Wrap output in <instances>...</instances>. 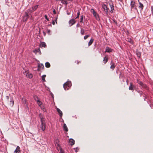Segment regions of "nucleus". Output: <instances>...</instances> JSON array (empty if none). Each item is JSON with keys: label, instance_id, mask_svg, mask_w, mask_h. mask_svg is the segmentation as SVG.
I'll return each instance as SVG.
<instances>
[{"label": "nucleus", "instance_id": "1", "mask_svg": "<svg viewBox=\"0 0 153 153\" xmlns=\"http://www.w3.org/2000/svg\"><path fill=\"white\" fill-rule=\"evenodd\" d=\"M39 116L41 120L40 128L42 131H44L46 128V122L45 120L41 114H39Z\"/></svg>", "mask_w": 153, "mask_h": 153}, {"label": "nucleus", "instance_id": "2", "mask_svg": "<svg viewBox=\"0 0 153 153\" xmlns=\"http://www.w3.org/2000/svg\"><path fill=\"white\" fill-rule=\"evenodd\" d=\"M71 86V83L70 82L68 81L65 83L63 85V87L65 90H68Z\"/></svg>", "mask_w": 153, "mask_h": 153}, {"label": "nucleus", "instance_id": "3", "mask_svg": "<svg viewBox=\"0 0 153 153\" xmlns=\"http://www.w3.org/2000/svg\"><path fill=\"white\" fill-rule=\"evenodd\" d=\"M137 82L142 87V88L145 89L146 90L148 89V87L146 84L143 83L141 81L138 80H137Z\"/></svg>", "mask_w": 153, "mask_h": 153}, {"label": "nucleus", "instance_id": "4", "mask_svg": "<svg viewBox=\"0 0 153 153\" xmlns=\"http://www.w3.org/2000/svg\"><path fill=\"white\" fill-rule=\"evenodd\" d=\"M102 7L104 10L106 14L107 15L108 13V11L109 10V9L108 8L107 6L105 4L102 5Z\"/></svg>", "mask_w": 153, "mask_h": 153}, {"label": "nucleus", "instance_id": "5", "mask_svg": "<svg viewBox=\"0 0 153 153\" xmlns=\"http://www.w3.org/2000/svg\"><path fill=\"white\" fill-rule=\"evenodd\" d=\"M91 12L94 15V16L95 17L96 19L99 18V16L98 14L93 9H91Z\"/></svg>", "mask_w": 153, "mask_h": 153}, {"label": "nucleus", "instance_id": "6", "mask_svg": "<svg viewBox=\"0 0 153 153\" xmlns=\"http://www.w3.org/2000/svg\"><path fill=\"white\" fill-rule=\"evenodd\" d=\"M44 67L42 64H39L38 65L37 70L40 71L41 69L44 68Z\"/></svg>", "mask_w": 153, "mask_h": 153}, {"label": "nucleus", "instance_id": "7", "mask_svg": "<svg viewBox=\"0 0 153 153\" xmlns=\"http://www.w3.org/2000/svg\"><path fill=\"white\" fill-rule=\"evenodd\" d=\"M7 103L10 106H13L14 104V101L13 100V99L11 98L10 99V100L7 101Z\"/></svg>", "mask_w": 153, "mask_h": 153}, {"label": "nucleus", "instance_id": "8", "mask_svg": "<svg viewBox=\"0 0 153 153\" xmlns=\"http://www.w3.org/2000/svg\"><path fill=\"white\" fill-rule=\"evenodd\" d=\"M76 22V21L74 19H71L69 21V23L70 25V26H71L73 25Z\"/></svg>", "mask_w": 153, "mask_h": 153}, {"label": "nucleus", "instance_id": "9", "mask_svg": "<svg viewBox=\"0 0 153 153\" xmlns=\"http://www.w3.org/2000/svg\"><path fill=\"white\" fill-rule=\"evenodd\" d=\"M135 88V87L133 85V83L132 82H130V85L129 87V89L133 91L134 90V88Z\"/></svg>", "mask_w": 153, "mask_h": 153}, {"label": "nucleus", "instance_id": "10", "mask_svg": "<svg viewBox=\"0 0 153 153\" xmlns=\"http://www.w3.org/2000/svg\"><path fill=\"white\" fill-rule=\"evenodd\" d=\"M30 10H31V9H28L27 11H26L25 12V15L24 16L29 18V13L30 12Z\"/></svg>", "mask_w": 153, "mask_h": 153}, {"label": "nucleus", "instance_id": "11", "mask_svg": "<svg viewBox=\"0 0 153 153\" xmlns=\"http://www.w3.org/2000/svg\"><path fill=\"white\" fill-rule=\"evenodd\" d=\"M130 5L131 6V10L135 7V2L133 0H131V1Z\"/></svg>", "mask_w": 153, "mask_h": 153}, {"label": "nucleus", "instance_id": "12", "mask_svg": "<svg viewBox=\"0 0 153 153\" xmlns=\"http://www.w3.org/2000/svg\"><path fill=\"white\" fill-rule=\"evenodd\" d=\"M38 6V5H36L32 7V8H30V9H31V10H30V13H31L32 12L35 11L37 8Z\"/></svg>", "mask_w": 153, "mask_h": 153}, {"label": "nucleus", "instance_id": "13", "mask_svg": "<svg viewBox=\"0 0 153 153\" xmlns=\"http://www.w3.org/2000/svg\"><path fill=\"white\" fill-rule=\"evenodd\" d=\"M111 66L110 67V68L112 69L113 71L114 68H115V64L113 61H111Z\"/></svg>", "mask_w": 153, "mask_h": 153}, {"label": "nucleus", "instance_id": "14", "mask_svg": "<svg viewBox=\"0 0 153 153\" xmlns=\"http://www.w3.org/2000/svg\"><path fill=\"white\" fill-rule=\"evenodd\" d=\"M108 56H105L103 59V62L104 64H105L108 62Z\"/></svg>", "mask_w": 153, "mask_h": 153}, {"label": "nucleus", "instance_id": "15", "mask_svg": "<svg viewBox=\"0 0 153 153\" xmlns=\"http://www.w3.org/2000/svg\"><path fill=\"white\" fill-rule=\"evenodd\" d=\"M139 2V7L141 8V10H143L144 7L143 4L140 2L139 0H138Z\"/></svg>", "mask_w": 153, "mask_h": 153}, {"label": "nucleus", "instance_id": "16", "mask_svg": "<svg viewBox=\"0 0 153 153\" xmlns=\"http://www.w3.org/2000/svg\"><path fill=\"white\" fill-rule=\"evenodd\" d=\"M20 152V148L19 146H18L15 150L14 153H19Z\"/></svg>", "mask_w": 153, "mask_h": 153}, {"label": "nucleus", "instance_id": "17", "mask_svg": "<svg viewBox=\"0 0 153 153\" xmlns=\"http://www.w3.org/2000/svg\"><path fill=\"white\" fill-rule=\"evenodd\" d=\"M109 6L111 8V11H110V12L111 13H114V6L113 5V4H109Z\"/></svg>", "mask_w": 153, "mask_h": 153}, {"label": "nucleus", "instance_id": "18", "mask_svg": "<svg viewBox=\"0 0 153 153\" xmlns=\"http://www.w3.org/2000/svg\"><path fill=\"white\" fill-rule=\"evenodd\" d=\"M69 143H70V145L71 146H73V145H74L75 144L74 140L72 139H70L69 140Z\"/></svg>", "mask_w": 153, "mask_h": 153}, {"label": "nucleus", "instance_id": "19", "mask_svg": "<svg viewBox=\"0 0 153 153\" xmlns=\"http://www.w3.org/2000/svg\"><path fill=\"white\" fill-rule=\"evenodd\" d=\"M33 52L36 54L38 52L39 53V54H41V52H40V50L39 48L37 50H35L33 51Z\"/></svg>", "mask_w": 153, "mask_h": 153}, {"label": "nucleus", "instance_id": "20", "mask_svg": "<svg viewBox=\"0 0 153 153\" xmlns=\"http://www.w3.org/2000/svg\"><path fill=\"white\" fill-rule=\"evenodd\" d=\"M57 111L59 113V116L62 117V111L58 108H57Z\"/></svg>", "mask_w": 153, "mask_h": 153}, {"label": "nucleus", "instance_id": "21", "mask_svg": "<svg viewBox=\"0 0 153 153\" xmlns=\"http://www.w3.org/2000/svg\"><path fill=\"white\" fill-rule=\"evenodd\" d=\"M126 40L132 44L133 43V40L130 38H128L126 39Z\"/></svg>", "mask_w": 153, "mask_h": 153}, {"label": "nucleus", "instance_id": "22", "mask_svg": "<svg viewBox=\"0 0 153 153\" xmlns=\"http://www.w3.org/2000/svg\"><path fill=\"white\" fill-rule=\"evenodd\" d=\"M112 51L111 49V48H110L109 47H106V50L105 52H111Z\"/></svg>", "mask_w": 153, "mask_h": 153}, {"label": "nucleus", "instance_id": "23", "mask_svg": "<svg viewBox=\"0 0 153 153\" xmlns=\"http://www.w3.org/2000/svg\"><path fill=\"white\" fill-rule=\"evenodd\" d=\"M94 41V39L92 38L90 40L89 42H88V45L89 46L91 45H92V44L93 43Z\"/></svg>", "mask_w": 153, "mask_h": 153}, {"label": "nucleus", "instance_id": "24", "mask_svg": "<svg viewBox=\"0 0 153 153\" xmlns=\"http://www.w3.org/2000/svg\"><path fill=\"white\" fill-rule=\"evenodd\" d=\"M58 1H61V3L62 4H64L66 5H67L68 3L67 1V0H58Z\"/></svg>", "mask_w": 153, "mask_h": 153}, {"label": "nucleus", "instance_id": "25", "mask_svg": "<svg viewBox=\"0 0 153 153\" xmlns=\"http://www.w3.org/2000/svg\"><path fill=\"white\" fill-rule=\"evenodd\" d=\"M63 128H64V131H68V128L66 124L65 123L63 125Z\"/></svg>", "mask_w": 153, "mask_h": 153}, {"label": "nucleus", "instance_id": "26", "mask_svg": "<svg viewBox=\"0 0 153 153\" xmlns=\"http://www.w3.org/2000/svg\"><path fill=\"white\" fill-rule=\"evenodd\" d=\"M40 45L41 47H44L45 48H46L47 47L45 43L43 42L41 43Z\"/></svg>", "mask_w": 153, "mask_h": 153}, {"label": "nucleus", "instance_id": "27", "mask_svg": "<svg viewBox=\"0 0 153 153\" xmlns=\"http://www.w3.org/2000/svg\"><path fill=\"white\" fill-rule=\"evenodd\" d=\"M45 66L46 67L49 68L50 67L51 65L49 62H46L45 63Z\"/></svg>", "mask_w": 153, "mask_h": 153}, {"label": "nucleus", "instance_id": "28", "mask_svg": "<svg viewBox=\"0 0 153 153\" xmlns=\"http://www.w3.org/2000/svg\"><path fill=\"white\" fill-rule=\"evenodd\" d=\"M28 18H29L28 17H26L23 16V21L24 22H26L27 21Z\"/></svg>", "mask_w": 153, "mask_h": 153}, {"label": "nucleus", "instance_id": "29", "mask_svg": "<svg viewBox=\"0 0 153 153\" xmlns=\"http://www.w3.org/2000/svg\"><path fill=\"white\" fill-rule=\"evenodd\" d=\"M46 77L45 75H44L42 76V80L43 82H45V77Z\"/></svg>", "mask_w": 153, "mask_h": 153}, {"label": "nucleus", "instance_id": "30", "mask_svg": "<svg viewBox=\"0 0 153 153\" xmlns=\"http://www.w3.org/2000/svg\"><path fill=\"white\" fill-rule=\"evenodd\" d=\"M80 12L79 10H78V11L77 12V16L75 18V19H78L79 18V16L80 15Z\"/></svg>", "mask_w": 153, "mask_h": 153}, {"label": "nucleus", "instance_id": "31", "mask_svg": "<svg viewBox=\"0 0 153 153\" xmlns=\"http://www.w3.org/2000/svg\"><path fill=\"white\" fill-rule=\"evenodd\" d=\"M80 33L82 35H83L84 34V33H85L84 30L83 29H82V28L81 29Z\"/></svg>", "mask_w": 153, "mask_h": 153}, {"label": "nucleus", "instance_id": "32", "mask_svg": "<svg viewBox=\"0 0 153 153\" xmlns=\"http://www.w3.org/2000/svg\"><path fill=\"white\" fill-rule=\"evenodd\" d=\"M27 77L29 78H31L33 77V75L31 74H29Z\"/></svg>", "mask_w": 153, "mask_h": 153}, {"label": "nucleus", "instance_id": "33", "mask_svg": "<svg viewBox=\"0 0 153 153\" xmlns=\"http://www.w3.org/2000/svg\"><path fill=\"white\" fill-rule=\"evenodd\" d=\"M24 74L25 75H26L27 76L28 74H29V72L28 71H25L24 73Z\"/></svg>", "mask_w": 153, "mask_h": 153}, {"label": "nucleus", "instance_id": "34", "mask_svg": "<svg viewBox=\"0 0 153 153\" xmlns=\"http://www.w3.org/2000/svg\"><path fill=\"white\" fill-rule=\"evenodd\" d=\"M83 20V15H82V16H81L80 17V22L82 23Z\"/></svg>", "mask_w": 153, "mask_h": 153}, {"label": "nucleus", "instance_id": "35", "mask_svg": "<svg viewBox=\"0 0 153 153\" xmlns=\"http://www.w3.org/2000/svg\"><path fill=\"white\" fill-rule=\"evenodd\" d=\"M90 35H86L84 36V39L85 40V39H87L88 37H90Z\"/></svg>", "mask_w": 153, "mask_h": 153}, {"label": "nucleus", "instance_id": "36", "mask_svg": "<svg viewBox=\"0 0 153 153\" xmlns=\"http://www.w3.org/2000/svg\"><path fill=\"white\" fill-rule=\"evenodd\" d=\"M37 104H38L40 106H41V105L42 104V102L39 100H37Z\"/></svg>", "mask_w": 153, "mask_h": 153}, {"label": "nucleus", "instance_id": "37", "mask_svg": "<svg viewBox=\"0 0 153 153\" xmlns=\"http://www.w3.org/2000/svg\"><path fill=\"white\" fill-rule=\"evenodd\" d=\"M34 100L37 101V100H39L38 97L36 96H34Z\"/></svg>", "mask_w": 153, "mask_h": 153}, {"label": "nucleus", "instance_id": "38", "mask_svg": "<svg viewBox=\"0 0 153 153\" xmlns=\"http://www.w3.org/2000/svg\"><path fill=\"white\" fill-rule=\"evenodd\" d=\"M10 99V97L8 96H6V102L9 101V99Z\"/></svg>", "mask_w": 153, "mask_h": 153}, {"label": "nucleus", "instance_id": "39", "mask_svg": "<svg viewBox=\"0 0 153 153\" xmlns=\"http://www.w3.org/2000/svg\"><path fill=\"white\" fill-rule=\"evenodd\" d=\"M44 16H45V19L46 20H47L48 21H49V19L48 18L47 16V15H45Z\"/></svg>", "mask_w": 153, "mask_h": 153}, {"label": "nucleus", "instance_id": "40", "mask_svg": "<svg viewBox=\"0 0 153 153\" xmlns=\"http://www.w3.org/2000/svg\"><path fill=\"white\" fill-rule=\"evenodd\" d=\"M47 31H48V33L49 34V35H50L51 34V30H47Z\"/></svg>", "mask_w": 153, "mask_h": 153}, {"label": "nucleus", "instance_id": "41", "mask_svg": "<svg viewBox=\"0 0 153 153\" xmlns=\"http://www.w3.org/2000/svg\"><path fill=\"white\" fill-rule=\"evenodd\" d=\"M60 153H64V151L61 148H60Z\"/></svg>", "mask_w": 153, "mask_h": 153}, {"label": "nucleus", "instance_id": "42", "mask_svg": "<svg viewBox=\"0 0 153 153\" xmlns=\"http://www.w3.org/2000/svg\"><path fill=\"white\" fill-rule=\"evenodd\" d=\"M151 11L152 12V15H153V6H151Z\"/></svg>", "mask_w": 153, "mask_h": 153}, {"label": "nucleus", "instance_id": "43", "mask_svg": "<svg viewBox=\"0 0 153 153\" xmlns=\"http://www.w3.org/2000/svg\"><path fill=\"white\" fill-rule=\"evenodd\" d=\"M113 21L114 22V23H115L116 25H117V22L115 20V19L113 20Z\"/></svg>", "mask_w": 153, "mask_h": 153}, {"label": "nucleus", "instance_id": "44", "mask_svg": "<svg viewBox=\"0 0 153 153\" xmlns=\"http://www.w3.org/2000/svg\"><path fill=\"white\" fill-rule=\"evenodd\" d=\"M74 149H75V152H77L79 150V149L78 148H74Z\"/></svg>", "mask_w": 153, "mask_h": 153}, {"label": "nucleus", "instance_id": "45", "mask_svg": "<svg viewBox=\"0 0 153 153\" xmlns=\"http://www.w3.org/2000/svg\"><path fill=\"white\" fill-rule=\"evenodd\" d=\"M139 92L141 96L142 95L143 93L142 91H140Z\"/></svg>", "mask_w": 153, "mask_h": 153}, {"label": "nucleus", "instance_id": "46", "mask_svg": "<svg viewBox=\"0 0 153 153\" xmlns=\"http://www.w3.org/2000/svg\"><path fill=\"white\" fill-rule=\"evenodd\" d=\"M52 24L53 25H55V22L54 21H52Z\"/></svg>", "mask_w": 153, "mask_h": 153}, {"label": "nucleus", "instance_id": "47", "mask_svg": "<svg viewBox=\"0 0 153 153\" xmlns=\"http://www.w3.org/2000/svg\"><path fill=\"white\" fill-rule=\"evenodd\" d=\"M53 13L55 14L56 13L55 10L54 9V10L53 11Z\"/></svg>", "mask_w": 153, "mask_h": 153}, {"label": "nucleus", "instance_id": "48", "mask_svg": "<svg viewBox=\"0 0 153 153\" xmlns=\"http://www.w3.org/2000/svg\"><path fill=\"white\" fill-rule=\"evenodd\" d=\"M79 25L78 24L77 25H76V27H79Z\"/></svg>", "mask_w": 153, "mask_h": 153}, {"label": "nucleus", "instance_id": "49", "mask_svg": "<svg viewBox=\"0 0 153 153\" xmlns=\"http://www.w3.org/2000/svg\"><path fill=\"white\" fill-rule=\"evenodd\" d=\"M43 33H44V35L45 36V35H46V33H45V32H43Z\"/></svg>", "mask_w": 153, "mask_h": 153}, {"label": "nucleus", "instance_id": "50", "mask_svg": "<svg viewBox=\"0 0 153 153\" xmlns=\"http://www.w3.org/2000/svg\"><path fill=\"white\" fill-rule=\"evenodd\" d=\"M57 18H56V23L57 24Z\"/></svg>", "mask_w": 153, "mask_h": 153}, {"label": "nucleus", "instance_id": "51", "mask_svg": "<svg viewBox=\"0 0 153 153\" xmlns=\"http://www.w3.org/2000/svg\"><path fill=\"white\" fill-rule=\"evenodd\" d=\"M126 82H127V84H128V80H127Z\"/></svg>", "mask_w": 153, "mask_h": 153}, {"label": "nucleus", "instance_id": "52", "mask_svg": "<svg viewBox=\"0 0 153 153\" xmlns=\"http://www.w3.org/2000/svg\"><path fill=\"white\" fill-rule=\"evenodd\" d=\"M135 9H137L136 7L135 8Z\"/></svg>", "mask_w": 153, "mask_h": 153}, {"label": "nucleus", "instance_id": "53", "mask_svg": "<svg viewBox=\"0 0 153 153\" xmlns=\"http://www.w3.org/2000/svg\"><path fill=\"white\" fill-rule=\"evenodd\" d=\"M24 100H25V101H26V100H25V99H24Z\"/></svg>", "mask_w": 153, "mask_h": 153}, {"label": "nucleus", "instance_id": "54", "mask_svg": "<svg viewBox=\"0 0 153 153\" xmlns=\"http://www.w3.org/2000/svg\"><path fill=\"white\" fill-rule=\"evenodd\" d=\"M32 16H31V18H32Z\"/></svg>", "mask_w": 153, "mask_h": 153}, {"label": "nucleus", "instance_id": "55", "mask_svg": "<svg viewBox=\"0 0 153 153\" xmlns=\"http://www.w3.org/2000/svg\"><path fill=\"white\" fill-rule=\"evenodd\" d=\"M1 94V93L0 92V95Z\"/></svg>", "mask_w": 153, "mask_h": 153}]
</instances>
